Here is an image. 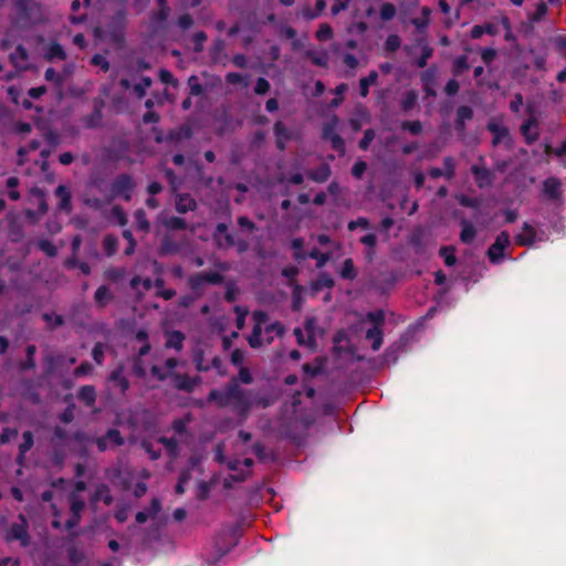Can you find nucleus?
Returning a JSON list of instances; mask_svg holds the SVG:
<instances>
[{"label": "nucleus", "instance_id": "nucleus-1", "mask_svg": "<svg viewBox=\"0 0 566 566\" xmlns=\"http://www.w3.org/2000/svg\"><path fill=\"white\" fill-rule=\"evenodd\" d=\"M209 400L216 402L218 407H229L240 417H247L253 408L252 390L242 389L235 380L221 390L210 391Z\"/></svg>", "mask_w": 566, "mask_h": 566}, {"label": "nucleus", "instance_id": "nucleus-2", "mask_svg": "<svg viewBox=\"0 0 566 566\" xmlns=\"http://www.w3.org/2000/svg\"><path fill=\"white\" fill-rule=\"evenodd\" d=\"M252 319L253 328L248 337V343L252 348L269 345L275 337H281L284 333V326L280 322H270L268 314L263 311L253 312Z\"/></svg>", "mask_w": 566, "mask_h": 566}, {"label": "nucleus", "instance_id": "nucleus-3", "mask_svg": "<svg viewBox=\"0 0 566 566\" xmlns=\"http://www.w3.org/2000/svg\"><path fill=\"white\" fill-rule=\"evenodd\" d=\"M135 187V184L128 175L118 176L113 185H112V195L109 200L114 198L120 197L126 201H129L132 198V192Z\"/></svg>", "mask_w": 566, "mask_h": 566}, {"label": "nucleus", "instance_id": "nucleus-4", "mask_svg": "<svg viewBox=\"0 0 566 566\" xmlns=\"http://www.w3.org/2000/svg\"><path fill=\"white\" fill-rule=\"evenodd\" d=\"M339 119L336 115H333L323 126V137L331 142L334 150L344 151V140L336 134Z\"/></svg>", "mask_w": 566, "mask_h": 566}, {"label": "nucleus", "instance_id": "nucleus-5", "mask_svg": "<svg viewBox=\"0 0 566 566\" xmlns=\"http://www.w3.org/2000/svg\"><path fill=\"white\" fill-rule=\"evenodd\" d=\"M511 244L510 234L502 231L489 248L488 256L492 263H500L504 258V250Z\"/></svg>", "mask_w": 566, "mask_h": 566}, {"label": "nucleus", "instance_id": "nucleus-6", "mask_svg": "<svg viewBox=\"0 0 566 566\" xmlns=\"http://www.w3.org/2000/svg\"><path fill=\"white\" fill-rule=\"evenodd\" d=\"M253 464V460L245 458L244 460H231L228 462V468L233 472L230 474L232 481H243L250 472V468Z\"/></svg>", "mask_w": 566, "mask_h": 566}, {"label": "nucleus", "instance_id": "nucleus-7", "mask_svg": "<svg viewBox=\"0 0 566 566\" xmlns=\"http://www.w3.org/2000/svg\"><path fill=\"white\" fill-rule=\"evenodd\" d=\"M538 238L537 230L530 223L525 222L523 224L522 231L517 233L514 238V241L520 247H528L534 244Z\"/></svg>", "mask_w": 566, "mask_h": 566}, {"label": "nucleus", "instance_id": "nucleus-8", "mask_svg": "<svg viewBox=\"0 0 566 566\" xmlns=\"http://www.w3.org/2000/svg\"><path fill=\"white\" fill-rule=\"evenodd\" d=\"M222 275L218 272H201L190 277L189 283L193 290L199 289L205 283L220 284Z\"/></svg>", "mask_w": 566, "mask_h": 566}, {"label": "nucleus", "instance_id": "nucleus-9", "mask_svg": "<svg viewBox=\"0 0 566 566\" xmlns=\"http://www.w3.org/2000/svg\"><path fill=\"white\" fill-rule=\"evenodd\" d=\"M70 504H71V512H72L73 516H72V518H70L66 522V526L69 530H71L73 526H75L77 524L80 515L85 507L84 501L78 497L76 492L71 494Z\"/></svg>", "mask_w": 566, "mask_h": 566}, {"label": "nucleus", "instance_id": "nucleus-10", "mask_svg": "<svg viewBox=\"0 0 566 566\" xmlns=\"http://www.w3.org/2000/svg\"><path fill=\"white\" fill-rule=\"evenodd\" d=\"M543 192L551 199L556 200L562 195V182L555 177H549L543 182Z\"/></svg>", "mask_w": 566, "mask_h": 566}, {"label": "nucleus", "instance_id": "nucleus-11", "mask_svg": "<svg viewBox=\"0 0 566 566\" xmlns=\"http://www.w3.org/2000/svg\"><path fill=\"white\" fill-rule=\"evenodd\" d=\"M10 61L17 70H27L29 67V55L22 45H18L10 54Z\"/></svg>", "mask_w": 566, "mask_h": 566}, {"label": "nucleus", "instance_id": "nucleus-12", "mask_svg": "<svg viewBox=\"0 0 566 566\" xmlns=\"http://www.w3.org/2000/svg\"><path fill=\"white\" fill-rule=\"evenodd\" d=\"M536 126L537 120L534 117H530L521 126V133L528 144L535 142L538 138Z\"/></svg>", "mask_w": 566, "mask_h": 566}, {"label": "nucleus", "instance_id": "nucleus-13", "mask_svg": "<svg viewBox=\"0 0 566 566\" xmlns=\"http://www.w3.org/2000/svg\"><path fill=\"white\" fill-rule=\"evenodd\" d=\"M55 196L60 199L59 209L70 212L72 210L70 190L65 186L60 185L55 190Z\"/></svg>", "mask_w": 566, "mask_h": 566}, {"label": "nucleus", "instance_id": "nucleus-14", "mask_svg": "<svg viewBox=\"0 0 566 566\" xmlns=\"http://www.w3.org/2000/svg\"><path fill=\"white\" fill-rule=\"evenodd\" d=\"M274 134L276 137L277 147L283 150L286 143L291 139L292 135L283 123L277 122L274 126Z\"/></svg>", "mask_w": 566, "mask_h": 566}, {"label": "nucleus", "instance_id": "nucleus-15", "mask_svg": "<svg viewBox=\"0 0 566 566\" xmlns=\"http://www.w3.org/2000/svg\"><path fill=\"white\" fill-rule=\"evenodd\" d=\"M197 203L189 195H179L176 199V209L180 213L195 210Z\"/></svg>", "mask_w": 566, "mask_h": 566}, {"label": "nucleus", "instance_id": "nucleus-16", "mask_svg": "<svg viewBox=\"0 0 566 566\" xmlns=\"http://www.w3.org/2000/svg\"><path fill=\"white\" fill-rule=\"evenodd\" d=\"M109 380L114 384L115 387H117L120 390L122 394H124L129 387L128 380L123 375L122 367L112 371Z\"/></svg>", "mask_w": 566, "mask_h": 566}, {"label": "nucleus", "instance_id": "nucleus-17", "mask_svg": "<svg viewBox=\"0 0 566 566\" xmlns=\"http://www.w3.org/2000/svg\"><path fill=\"white\" fill-rule=\"evenodd\" d=\"M185 336L181 332L172 331L166 334V346L180 350L182 348Z\"/></svg>", "mask_w": 566, "mask_h": 566}, {"label": "nucleus", "instance_id": "nucleus-18", "mask_svg": "<svg viewBox=\"0 0 566 566\" xmlns=\"http://www.w3.org/2000/svg\"><path fill=\"white\" fill-rule=\"evenodd\" d=\"M378 80V73L376 71H371L366 77L360 78L359 81V92L363 97H366L369 93V87L375 85Z\"/></svg>", "mask_w": 566, "mask_h": 566}, {"label": "nucleus", "instance_id": "nucleus-19", "mask_svg": "<svg viewBox=\"0 0 566 566\" xmlns=\"http://www.w3.org/2000/svg\"><path fill=\"white\" fill-rule=\"evenodd\" d=\"M484 33L490 35H496L499 33V30L496 29L495 24L493 23H486L484 25H474L471 29V38L472 39H479Z\"/></svg>", "mask_w": 566, "mask_h": 566}, {"label": "nucleus", "instance_id": "nucleus-20", "mask_svg": "<svg viewBox=\"0 0 566 566\" xmlns=\"http://www.w3.org/2000/svg\"><path fill=\"white\" fill-rule=\"evenodd\" d=\"M366 338L371 340V348L378 350L382 345V331L378 326H373L366 333Z\"/></svg>", "mask_w": 566, "mask_h": 566}, {"label": "nucleus", "instance_id": "nucleus-21", "mask_svg": "<svg viewBox=\"0 0 566 566\" xmlns=\"http://www.w3.org/2000/svg\"><path fill=\"white\" fill-rule=\"evenodd\" d=\"M77 397L87 406H93L96 399V391L93 386H83L78 390Z\"/></svg>", "mask_w": 566, "mask_h": 566}, {"label": "nucleus", "instance_id": "nucleus-22", "mask_svg": "<svg viewBox=\"0 0 566 566\" xmlns=\"http://www.w3.org/2000/svg\"><path fill=\"white\" fill-rule=\"evenodd\" d=\"M472 174L480 187H483L484 185H489L491 182V174L485 168L473 166Z\"/></svg>", "mask_w": 566, "mask_h": 566}, {"label": "nucleus", "instance_id": "nucleus-23", "mask_svg": "<svg viewBox=\"0 0 566 566\" xmlns=\"http://www.w3.org/2000/svg\"><path fill=\"white\" fill-rule=\"evenodd\" d=\"M33 446V434L30 431H25L23 433V442L19 447V457L18 462L22 464L24 460V454L32 448Z\"/></svg>", "mask_w": 566, "mask_h": 566}, {"label": "nucleus", "instance_id": "nucleus-24", "mask_svg": "<svg viewBox=\"0 0 566 566\" xmlns=\"http://www.w3.org/2000/svg\"><path fill=\"white\" fill-rule=\"evenodd\" d=\"M331 175L329 167L327 165H321L318 168L311 170L308 177L316 182H324Z\"/></svg>", "mask_w": 566, "mask_h": 566}, {"label": "nucleus", "instance_id": "nucleus-25", "mask_svg": "<svg viewBox=\"0 0 566 566\" xmlns=\"http://www.w3.org/2000/svg\"><path fill=\"white\" fill-rule=\"evenodd\" d=\"M473 117V111L469 106H460L457 112V128L463 129L464 123Z\"/></svg>", "mask_w": 566, "mask_h": 566}, {"label": "nucleus", "instance_id": "nucleus-26", "mask_svg": "<svg viewBox=\"0 0 566 566\" xmlns=\"http://www.w3.org/2000/svg\"><path fill=\"white\" fill-rule=\"evenodd\" d=\"M45 59L48 61H52V60H64L65 59V52L63 50V48L57 44V43H52L48 46L46 51H45V54H44Z\"/></svg>", "mask_w": 566, "mask_h": 566}, {"label": "nucleus", "instance_id": "nucleus-27", "mask_svg": "<svg viewBox=\"0 0 566 566\" xmlns=\"http://www.w3.org/2000/svg\"><path fill=\"white\" fill-rule=\"evenodd\" d=\"M94 298L99 306H105L113 300V294L107 286H99L95 292Z\"/></svg>", "mask_w": 566, "mask_h": 566}, {"label": "nucleus", "instance_id": "nucleus-28", "mask_svg": "<svg viewBox=\"0 0 566 566\" xmlns=\"http://www.w3.org/2000/svg\"><path fill=\"white\" fill-rule=\"evenodd\" d=\"M476 231L473 224L469 221H462V231L460 234V239L463 243H471L475 238Z\"/></svg>", "mask_w": 566, "mask_h": 566}, {"label": "nucleus", "instance_id": "nucleus-29", "mask_svg": "<svg viewBox=\"0 0 566 566\" xmlns=\"http://www.w3.org/2000/svg\"><path fill=\"white\" fill-rule=\"evenodd\" d=\"M178 361L175 358H169L166 360V371L163 373L158 366H154L151 371L159 379H165L172 374V370L177 366Z\"/></svg>", "mask_w": 566, "mask_h": 566}, {"label": "nucleus", "instance_id": "nucleus-30", "mask_svg": "<svg viewBox=\"0 0 566 566\" xmlns=\"http://www.w3.org/2000/svg\"><path fill=\"white\" fill-rule=\"evenodd\" d=\"M548 8L545 2L541 1L536 4V8L533 12L528 13L527 18L532 23H537L544 19L547 14Z\"/></svg>", "mask_w": 566, "mask_h": 566}, {"label": "nucleus", "instance_id": "nucleus-31", "mask_svg": "<svg viewBox=\"0 0 566 566\" xmlns=\"http://www.w3.org/2000/svg\"><path fill=\"white\" fill-rule=\"evenodd\" d=\"M294 335L296 337V342L300 346H306V347H310V348H314L315 345H316V340H315V336L313 335H304V332L303 329L301 328H295L294 329Z\"/></svg>", "mask_w": 566, "mask_h": 566}, {"label": "nucleus", "instance_id": "nucleus-32", "mask_svg": "<svg viewBox=\"0 0 566 566\" xmlns=\"http://www.w3.org/2000/svg\"><path fill=\"white\" fill-rule=\"evenodd\" d=\"M489 130L494 135L493 144H499L502 138L507 136V129L496 123H490L488 125Z\"/></svg>", "mask_w": 566, "mask_h": 566}, {"label": "nucleus", "instance_id": "nucleus-33", "mask_svg": "<svg viewBox=\"0 0 566 566\" xmlns=\"http://www.w3.org/2000/svg\"><path fill=\"white\" fill-rule=\"evenodd\" d=\"M306 255L307 258L316 260V266L319 269L323 268L331 259V253H323L317 249L311 250Z\"/></svg>", "mask_w": 566, "mask_h": 566}, {"label": "nucleus", "instance_id": "nucleus-34", "mask_svg": "<svg viewBox=\"0 0 566 566\" xmlns=\"http://www.w3.org/2000/svg\"><path fill=\"white\" fill-rule=\"evenodd\" d=\"M291 247L293 249V256L295 260L301 261L307 258L306 253L303 250L304 240L301 238H296L292 240Z\"/></svg>", "mask_w": 566, "mask_h": 566}, {"label": "nucleus", "instance_id": "nucleus-35", "mask_svg": "<svg viewBox=\"0 0 566 566\" xmlns=\"http://www.w3.org/2000/svg\"><path fill=\"white\" fill-rule=\"evenodd\" d=\"M157 443L161 444L170 457L177 455L178 442L174 438H160Z\"/></svg>", "mask_w": 566, "mask_h": 566}, {"label": "nucleus", "instance_id": "nucleus-36", "mask_svg": "<svg viewBox=\"0 0 566 566\" xmlns=\"http://www.w3.org/2000/svg\"><path fill=\"white\" fill-rule=\"evenodd\" d=\"M117 244V238L112 234L106 235L103 240V249L108 256L113 255L116 252Z\"/></svg>", "mask_w": 566, "mask_h": 566}, {"label": "nucleus", "instance_id": "nucleus-37", "mask_svg": "<svg viewBox=\"0 0 566 566\" xmlns=\"http://www.w3.org/2000/svg\"><path fill=\"white\" fill-rule=\"evenodd\" d=\"M418 95L415 91H408L401 98V107L403 111H409L415 107Z\"/></svg>", "mask_w": 566, "mask_h": 566}, {"label": "nucleus", "instance_id": "nucleus-38", "mask_svg": "<svg viewBox=\"0 0 566 566\" xmlns=\"http://www.w3.org/2000/svg\"><path fill=\"white\" fill-rule=\"evenodd\" d=\"M253 407L266 408L273 403V399L269 396L261 395L252 390Z\"/></svg>", "mask_w": 566, "mask_h": 566}, {"label": "nucleus", "instance_id": "nucleus-39", "mask_svg": "<svg viewBox=\"0 0 566 566\" xmlns=\"http://www.w3.org/2000/svg\"><path fill=\"white\" fill-rule=\"evenodd\" d=\"M340 276L343 279L353 280L356 276V270L352 259H346L343 263Z\"/></svg>", "mask_w": 566, "mask_h": 566}, {"label": "nucleus", "instance_id": "nucleus-40", "mask_svg": "<svg viewBox=\"0 0 566 566\" xmlns=\"http://www.w3.org/2000/svg\"><path fill=\"white\" fill-rule=\"evenodd\" d=\"M315 35L318 41H328L333 38V29L329 24L322 23L319 24Z\"/></svg>", "mask_w": 566, "mask_h": 566}, {"label": "nucleus", "instance_id": "nucleus-41", "mask_svg": "<svg viewBox=\"0 0 566 566\" xmlns=\"http://www.w3.org/2000/svg\"><path fill=\"white\" fill-rule=\"evenodd\" d=\"M175 386L179 389L192 390V388L196 386V380L187 376H177Z\"/></svg>", "mask_w": 566, "mask_h": 566}, {"label": "nucleus", "instance_id": "nucleus-42", "mask_svg": "<svg viewBox=\"0 0 566 566\" xmlns=\"http://www.w3.org/2000/svg\"><path fill=\"white\" fill-rule=\"evenodd\" d=\"M555 50L563 56L566 57V34H559L552 39Z\"/></svg>", "mask_w": 566, "mask_h": 566}, {"label": "nucleus", "instance_id": "nucleus-43", "mask_svg": "<svg viewBox=\"0 0 566 566\" xmlns=\"http://www.w3.org/2000/svg\"><path fill=\"white\" fill-rule=\"evenodd\" d=\"M135 223L136 228L142 231H148L149 230V222L146 219V214L143 210H137L135 212Z\"/></svg>", "mask_w": 566, "mask_h": 566}, {"label": "nucleus", "instance_id": "nucleus-44", "mask_svg": "<svg viewBox=\"0 0 566 566\" xmlns=\"http://www.w3.org/2000/svg\"><path fill=\"white\" fill-rule=\"evenodd\" d=\"M148 335L145 331H138L136 334V340L142 343V347L139 348L138 353L139 356H144L149 352V344L147 343Z\"/></svg>", "mask_w": 566, "mask_h": 566}, {"label": "nucleus", "instance_id": "nucleus-45", "mask_svg": "<svg viewBox=\"0 0 566 566\" xmlns=\"http://www.w3.org/2000/svg\"><path fill=\"white\" fill-rule=\"evenodd\" d=\"M396 15V8L392 3L386 2L380 8V18L384 21H389Z\"/></svg>", "mask_w": 566, "mask_h": 566}, {"label": "nucleus", "instance_id": "nucleus-46", "mask_svg": "<svg viewBox=\"0 0 566 566\" xmlns=\"http://www.w3.org/2000/svg\"><path fill=\"white\" fill-rule=\"evenodd\" d=\"M366 318L374 325V326H378V328H381L384 322H385V314L382 311H375V312H369L367 315H366Z\"/></svg>", "mask_w": 566, "mask_h": 566}, {"label": "nucleus", "instance_id": "nucleus-47", "mask_svg": "<svg viewBox=\"0 0 566 566\" xmlns=\"http://www.w3.org/2000/svg\"><path fill=\"white\" fill-rule=\"evenodd\" d=\"M440 255L444 259V263L448 266H452L455 263L454 249L451 247H442L440 249Z\"/></svg>", "mask_w": 566, "mask_h": 566}, {"label": "nucleus", "instance_id": "nucleus-48", "mask_svg": "<svg viewBox=\"0 0 566 566\" xmlns=\"http://www.w3.org/2000/svg\"><path fill=\"white\" fill-rule=\"evenodd\" d=\"M125 275V270L122 268H111L105 271L104 276L106 280L117 282Z\"/></svg>", "mask_w": 566, "mask_h": 566}, {"label": "nucleus", "instance_id": "nucleus-49", "mask_svg": "<svg viewBox=\"0 0 566 566\" xmlns=\"http://www.w3.org/2000/svg\"><path fill=\"white\" fill-rule=\"evenodd\" d=\"M11 536L13 538L21 539V541L25 539V537H27V530H25V526H24V520L23 518H22V523L21 524H14L11 527Z\"/></svg>", "mask_w": 566, "mask_h": 566}, {"label": "nucleus", "instance_id": "nucleus-50", "mask_svg": "<svg viewBox=\"0 0 566 566\" xmlns=\"http://www.w3.org/2000/svg\"><path fill=\"white\" fill-rule=\"evenodd\" d=\"M156 287L158 289L157 294L161 296L165 300H171L176 295V291L172 289L164 290V282L163 280H156Z\"/></svg>", "mask_w": 566, "mask_h": 566}, {"label": "nucleus", "instance_id": "nucleus-51", "mask_svg": "<svg viewBox=\"0 0 566 566\" xmlns=\"http://www.w3.org/2000/svg\"><path fill=\"white\" fill-rule=\"evenodd\" d=\"M107 441L111 443V446H120L123 444V438L120 437V433L116 429H111L105 434Z\"/></svg>", "mask_w": 566, "mask_h": 566}, {"label": "nucleus", "instance_id": "nucleus-52", "mask_svg": "<svg viewBox=\"0 0 566 566\" xmlns=\"http://www.w3.org/2000/svg\"><path fill=\"white\" fill-rule=\"evenodd\" d=\"M139 284H142V285H143V289H144L145 291L150 290V289H151V286H153V282H151V280H150V279H142V277H139V276H135V277L132 280V282H130L132 287H133L134 290H137V291H138V286H139Z\"/></svg>", "mask_w": 566, "mask_h": 566}, {"label": "nucleus", "instance_id": "nucleus-53", "mask_svg": "<svg viewBox=\"0 0 566 566\" xmlns=\"http://www.w3.org/2000/svg\"><path fill=\"white\" fill-rule=\"evenodd\" d=\"M105 346L102 343H97L92 352L93 359L97 365H102L104 360Z\"/></svg>", "mask_w": 566, "mask_h": 566}, {"label": "nucleus", "instance_id": "nucleus-54", "mask_svg": "<svg viewBox=\"0 0 566 566\" xmlns=\"http://www.w3.org/2000/svg\"><path fill=\"white\" fill-rule=\"evenodd\" d=\"M443 165H444L443 171L446 174V178L451 179L454 175V168H455L454 159L451 157H447L443 160Z\"/></svg>", "mask_w": 566, "mask_h": 566}, {"label": "nucleus", "instance_id": "nucleus-55", "mask_svg": "<svg viewBox=\"0 0 566 566\" xmlns=\"http://www.w3.org/2000/svg\"><path fill=\"white\" fill-rule=\"evenodd\" d=\"M238 379H239V381H241L242 384H245V385H249L253 381L250 370L244 366L240 367Z\"/></svg>", "mask_w": 566, "mask_h": 566}, {"label": "nucleus", "instance_id": "nucleus-56", "mask_svg": "<svg viewBox=\"0 0 566 566\" xmlns=\"http://www.w3.org/2000/svg\"><path fill=\"white\" fill-rule=\"evenodd\" d=\"M43 318L45 319V322L51 326V327H57V326H61L63 324V318L61 315H55V314H44L43 315Z\"/></svg>", "mask_w": 566, "mask_h": 566}, {"label": "nucleus", "instance_id": "nucleus-57", "mask_svg": "<svg viewBox=\"0 0 566 566\" xmlns=\"http://www.w3.org/2000/svg\"><path fill=\"white\" fill-rule=\"evenodd\" d=\"M166 226L171 229H185L186 222L181 218L170 217L166 220Z\"/></svg>", "mask_w": 566, "mask_h": 566}, {"label": "nucleus", "instance_id": "nucleus-58", "mask_svg": "<svg viewBox=\"0 0 566 566\" xmlns=\"http://www.w3.org/2000/svg\"><path fill=\"white\" fill-rule=\"evenodd\" d=\"M237 313V327L242 329L245 324V316L248 315V310L242 308L240 306H235L234 308Z\"/></svg>", "mask_w": 566, "mask_h": 566}, {"label": "nucleus", "instance_id": "nucleus-59", "mask_svg": "<svg viewBox=\"0 0 566 566\" xmlns=\"http://www.w3.org/2000/svg\"><path fill=\"white\" fill-rule=\"evenodd\" d=\"M433 77V73H431L430 71L423 73L422 75V83H423V88L426 91V93L428 95H434V91L431 88V80Z\"/></svg>", "mask_w": 566, "mask_h": 566}, {"label": "nucleus", "instance_id": "nucleus-60", "mask_svg": "<svg viewBox=\"0 0 566 566\" xmlns=\"http://www.w3.org/2000/svg\"><path fill=\"white\" fill-rule=\"evenodd\" d=\"M402 127L407 130H409L412 135H418L421 129H422V125L419 120H415V122H405L402 124Z\"/></svg>", "mask_w": 566, "mask_h": 566}, {"label": "nucleus", "instance_id": "nucleus-61", "mask_svg": "<svg viewBox=\"0 0 566 566\" xmlns=\"http://www.w3.org/2000/svg\"><path fill=\"white\" fill-rule=\"evenodd\" d=\"M142 82L143 83H138L134 86V90L139 97H143L145 95L146 88L151 85V80L149 77H143Z\"/></svg>", "mask_w": 566, "mask_h": 566}, {"label": "nucleus", "instance_id": "nucleus-62", "mask_svg": "<svg viewBox=\"0 0 566 566\" xmlns=\"http://www.w3.org/2000/svg\"><path fill=\"white\" fill-rule=\"evenodd\" d=\"M45 80L49 82H53L55 84L62 83V75L57 73L54 69L49 67L45 71Z\"/></svg>", "mask_w": 566, "mask_h": 566}, {"label": "nucleus", "instance_id": "nucleus-63", "mask_svg": "<svg viewBox=\"0 0 566 566\" xmlns=\"http://www.w3.org/2000/svg\"><path fill=\"white\" fill-rule=\"evenodd\" d=\"M244 358H245L244 352L241 349H235L231 354V361L235 366H239V367L243 366Z\"/></svg>", "mask_w": 566, "mask_h": 566}, {"label": "nucleus", "instance_id": "nucleus-64", "mask_svg": "<svg viewBox=\"0 0 566 566\" xmlns=\"http://www.w3.org/2000/svg\"><path fill=\"white\" fill-rule=\"evenodd\" d=\"M39 245H40V249L43 252H45L48 255L53 256L56 254V248L50 241L42 240V241H40Z\"/></svg>", "mask_w": 566, "mask_h": 566}]
</instances>
